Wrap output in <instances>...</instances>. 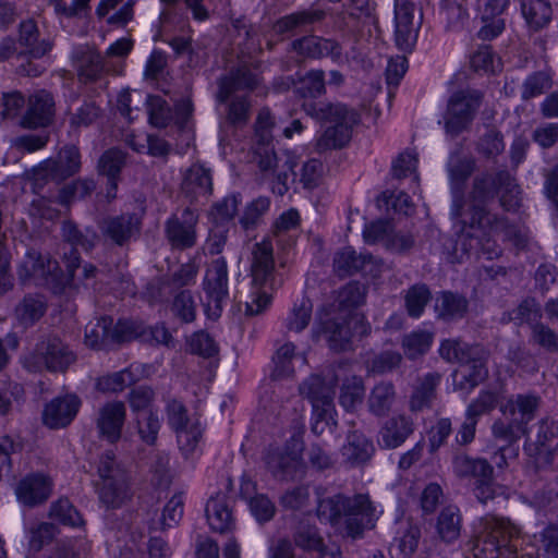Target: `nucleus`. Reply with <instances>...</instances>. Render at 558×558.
<instances>
[{
  "label": "nucleus",
  "instance_id": "nucleus-62",
  "mask_svg": "<svg viewBox=\"0 0 558 558\" xmlns=\"http://www.w3.org/2000/svg\"><path fill=\"white\" fill-rule=\"evenodd\" d=\"M153 400V391L147 387H137L131 393L130 403L136 415L145 411H151L149 409Z\"/></svg>",
  "mask_w": 558,
  "mask_h": 558
},
{
  "label": "nucleus",
  "instance_id": "nucleus-36",
  "mask_svg": "<svg viewBox=\"0 0 558 558\" xmlns=\"http://www.w3.org/2000/svg\"><path fill=\"white\" fill-rule=\"evenodd\" d=\"M373 450V445L362 434L352 433L343 447V456L352 462H364L371 457Z\"/></svg>",
  "mask_w": 558,
  "mask_h": 558
},
{
  "label": "nucleus",
  "instance_id": "nucleus-34",
  "mask_svg": "<svg viewBox=\"0 0 558 558\" xmlns=\"http://www.w3.org/2000/svg\"><path fill=\"white\" fill-rule=\"evenodd\" d=\"M202 436V426L197 421L189 424L177 432L178 445L185 458H194L199 451V440Z\"/></svg>",
  "mask_w": 558,
  "mask_h": 558
},
{
  "label": "nucleus",
  "instance_id": "nucleus-58",
  "mask_svg": "<svg viewBox=\"0 0 558 558\" xmlns=\"http://www.w3.org/2000/svg\"><path fill=\"white\" fill-rule=\"evenodd\" d=\"M137 219H129L125 221L124 218L112 221L108 228V232L117 243H122L126 240L134 230L137 229Z\"/></svg>",
  "mask_w": 558,
  "mask_h": 558
},
{
  "label": "nucleus",
  "instance_id": "nucleus-61",
  "mask_svg": "<svg viewBox=\"0 0 558 558\" xmlns=\"http://www.w3.org/2000/svg\"><path fill=\"white\" fill-rule=\"evenodd\" d=\"M183 514V498L181 495L173 496L166 505L162 513L163 524L172 526L179 522Z\"/></svg>",
  "mask_w": 558,
  "mask_h": 558
},
{
  "label": "nucleus",
  "instance_id": "nucleus-40",
  "mask_svg": "<svg viewBox=\"0 0 558 558\" xmlns=\"http://www.w3.org/2000/svg\"><path fill=\"white\" fill-rule=\"evenodd\" d=\"M50 517L63 525L77 526L83 523L80 513L66 499H61L52 505Z\"/></svg>",
  "mask_w": 558,
  "mask_h": 558
},
{
  "label": "nucleus",
  "instance_id": "nucleus-2",
  "mask_svg": "<svg viewBox=\"0 0 558 558\" xmlns=\"http://www.w3.org/2000/svg\"><path fill=\"white\" fill-rule=\"evenodd\" d=\"M340 381L339 402L345 411H354L364 397V386L351 365L339 366L333 376H311L300 388L313 405L312 429L323 434L333 423V381Z\"/></svg>",
  "mask_w": 558,
  "mask_h": 558
},
{
  "label": "nucleus",
  "instance_id": "nucleus-15",
  "mask_svg": "<svg viewBox=\"0 0 558 558\" xmlns=\"http://www.w3.org/2000/svg\"><path fill=\"white\" fill-rule=\"evenodd\" d=\"M412 0H395V38L399 49L409 51L417 39Z\"/></svg>",
  "mask_w": 558,
  "mask_h": 558
},
{
  "label": "nucleus",
  "instance_id": "nucleus-44",
  "mask_svg": "<svg viewBox=\"0 0 558 558\" xmlns=\"http://www.w3.org/2000/svg\"><path fill=\"white\" fill-rule=\"evenodd\" d=\"M393 397L392 386L390 384L377 385L369 397V408L376 413H383L391 403Z\"/></svg>",
  "mask_w": 558,
  "mask_h": 558
},
{
  "label": "nucleus",
  "instance_id": "nucleus-27",
  "mask_svg": "<svg viewBox=\"0 0 558 558\" xmlns=\"http://www.w3.org/2000/svg\"><path fill=\"white\" fill-rule=\"evenodd\" d=\"M196 222V216L193 211L184 213V225L178 220H170L167 226V234L174 246L189 247L195 242V232L193 226Z\"/></svg>",
  "mask_w": 558,
  "mask_h": 558
},
{
  "label": "nucleus",
  "instance_id": "nucleus-63",
  "mask_svg": "<svg viewBox=\"0 0 558 558\" xmlns=\"http://www.w3.org/2000/svg\"><path fill=\"white\" fill-rule=\"evenodd\" d=\"M173 311L184 322H192L195 317V307L192 296L186 292L179 294L174 300Z\"/></svg>",
  "mask_w": 558,
  "mask_h": 558
},
{
  "label": "nucleus",
  "instance_id": "nucleus-35",
  "mask_svg": "<svg viewBox=\"0 0 558 558\" xmlns=\"http://www.w3.org/2000/svg\"><path fill=\"white\" fill-rule=\"evenodd\" d=\"M437 532L445 542H452L460 535V515L456 507L445 508L437 521Z\"/></svg>",
  "mask_w": 558,
  "mask_h": 558
},
{
  "label": "nucleus",
  "instance_id": "nucleus-43",
  "mask_svg": "<svg viewBox=\"0 0 558 558\" xmlns=\"http://www.w3.org/2000/svg\"><path fill=\"white\" fill-rule=\"evenodd\" d=\"M435 306L440 316L450 317L464 312L466 303L464 299L445 292L436 299Z\"/></svg>",
  "mask_w": 558,
  "mask_h": 558
},
{
  "label": "nucleus",
  "instance_id": "nucleus-20",
  "mask_svg": "<svg viewBox=\"0 0 558 558\" xmlns=\"http://www.w3.org/2000/svg\"><path fill=\"white\" fill-rule=\"evenodd\" d=\"M274 120L267 110H262L257 117L255 136L257 140V147L254 154L258 160L259 167L263 170L270 169L275 166L277 157L270 146L271 143V129Z\"/></svg>",
  "mask_w": 558,
  "mask_h": 558
},
{
  "label": "nucleus",
  "instance_id": "nucleus-14",
  "mask_svg": "<svg viewBox=\"0 0 558 558\" xmlns=\"http://www.w3.org/2000/svg\"><path fill=\"white\" fill-rule=\"evenodd\" d=\"M480 95L477 93H459L451 97L446 116V129L449 133H458L472 119L478 108Z\"/></svg>",
  "mask_w": 558,
  "mask_h": 558
},
{
  "label": "nucleus",
  "instance_id": "nucleus-49",
  "mask_svg": "<svg viewBox=\"0 0 558 558\" xmlns=\"http://www.w3.org/2000/svg\"><path fill=\"white\" fill-rule=\"evenodd\" d=\"M429 299L428 290L424 286L413 287L407 295V307L413 317L421 316Z\"/></svg>",
  "mask_w": 558,
  "mask_h": 558
},
{
  "label": "nucleus",
  "instance_id": "nucleus-13",
  "mask_svg": "<svg viewBox=\"0 0 558 558\" xmlns=\"http://www.w3.org/2000/svg\"><path fill=\"white\" fill-rule=\"evenodd\" d=\"M73 361V353L58 338H52L41 342L36 354L26 360L25 364L29 368L63 371Z\"/></svg>",
  "mask_w": 558,
  "mask_h": 558
},
{
  "label": "nucleus",
  "instance_id": "nucleus-31",
  "mask_svg": "<svg viewBox=\"0 0 558 558\" xmlns=\"http://www.w3.org/2000/svg\"><path fill=\"white\" fill-rule=\"evenodd\" d=\"M145 374V367L138 364L98 380V388L104 391L118 392L136 380L140 375Z\"/></svg>",
  "mask_w": 558,
  "mask_h": 558
},
{
  "label": "nucleus",
  "instance_id": "nucleus-19",
  "mask_svg": "<svg viewBox=\"0 0 558 558\" xmlns=\"http://www.w3.org/2000/svg\"><path fill=\"white\" fill-rule=\"evenodd\" d=\"M52 489V482L44 473H33L23 477L16 488L15 495L19 502L26 506H35L45 501Z\"/></svg>",
  "mask_w": 558,
  "mask_h": 558
},
{
  "label": "nucleus",
  "instance_id": "nucleus-24",
  "mask_svg": "<svg viewBox=\"0 0 558 558\" xmlns=\"http://www.w3.org/2000/svg\"><path fill=\"white\" fill-rule=\"evenodd\" d=\"M53 116V100L49 93L38 92L29 97L24 124L28 128L46 126Z\"/></svg>",
  "mask_w": 558,
  "mask_h": 558
},
{
  "label": "nucleus",
  "instance_id": "nucleus-59",
  "mask_svg": "<svg viewBox=\"0 0 558 558\" xmlns=\"http://www.w3.org/2000/svg\"><path fill=\"white\" fill-rule=\"evenodd\" d=\"M417 165V158L413 153H402L392 163V173L397 178H405L414 174Z\"/></svg>",
  "mask_w": 558,
  "mask_h": 558
},
{
  "label": "nucleus",
  "instance_id": "nucleus-3",
  "mask_svg": "<svg viewBox=\"0 0 558 558\" xmlns=\"http://www.w3.org/2000/svg\"><path fill=\"white\" fill-rule=\"evenodd\" d=\"M383 512L374 507L368 497L359 495L354 498L336 496L319 502L317 513L320 520L332 525H344L349 536L357 537L365 529L374 526L375 519Z\"/></svg>",
  "mask_w": 558,
  "mask_h": 558
},
{
  "label": "nucleus",
  "instance_id": "nucleus-55",
  "mask_svg": "<svg viewBox=\"0 0 558 558\" xmlns=\"http://www.w3.org/2000/svg\"><path fill=\"white\" fill-rule=\"evenodd\" d=\"M550 86V76L547 73L539 72L530 76L523 87V98L535 97Z\"/></svg>",
  "mask_w": 558,
  "mask_h": 558
},
{
  "label": "nucleus",
  "instance_id": "nucleus-54",
  "mask_svg": "<svg viewBox=\"0 0 558 558\" xmlns=\"http://www.w3.org/2000/svg\"><path fill=\"white\" fill-rule=\"evenodd\" d=\"M78 150L74 146L65 147L59 153L56 170L65 174L74 173L80 167Z\"/></svg>",
  "mask_w": 558,
  "mask_h": 558
},
{
  "label": "nucleus",
  "instance_id": "nucleus-5",
  "mask_svg": "<svg viewBox=\"0 0 558 558\" xmlns=\"http://www.w3.org/2000/svg\"><path fill=\"white\" fill-rule=\"evenodd\" d=\"M251 290L246 300V313L257 315L270 304L274 281L272 245L268 241L256 243L251 258Z\"/></svg>",
  "mask_w": 558,
  "mask_h": 558
},
{
  "label": "nucleus",
  "instance_id": "nucleus-26",
  "mask_svg": "<svg viewBox=\"0 0 558 558\" xmlns=\"http://www.w3.org/2000/svg\"><path fill=\"white\" fill-rule=\"evenodd\" d=\"M206 518L209 526L217 532H226L233 525V517L227 497L218 494L206 505Z\"/></svg>",
  "mask_w": 558,
  "mask_h": 558
},
{
  "label": "nucleus",
  "instance_id": "nucleus-33",
  "mask_svg": "<svg viewBox=\"0 0 558 558\" xmlns=\"http://www.w3.org/2000/svg\"><path fill=\"white\" fill-rule=\"evenodd\" d=\"M296 544L308 550H316L323 558H338L340 556V550L338 547H332L327 549L323 545L322 538L318 536L316 530L312 526H303L299 530L296 537Z\"/></svg>",
  "mask_w": 558,
  "mask_h": 558
},
{
  "label": "nucleus",
  "instance_id": "nucleus-32",
  "mask_svg": "<svg viewBox=\"0 0 558 558\" xmlns=\"http://www.w3.org/2000/svg\"><path fill=\"white\" fill-rule=\"evenodd\" d=\"M412 424L405 417L392 418L380 432L379 444L386 448L400 446L412 430Z\"/></svg>",
  "mask_w": 558,
  "mask_h": 558
},
{
  "label": "nucleus",
  "instance_id": "nucleus-53",
  "mask_svg": "<svg viewBox=\"0 0 558 558\" xmlns=\"http://www.w3.org/2000/svg\"><path fill=\"white\" fill-rule=\"evenodd\" d=\"M239 203L240 199L236 195L227 196L221 203L215 206L210 215L216 222L230 220L235 216Z\"/></svg>",
  "mask_w": 558,
  "mask_h": 558
},
{
  "label": "nucleus",
  "instance_id": "nucleus-51",
  "mask_svg": "<svg viewBox=\"0 0 558 558\" xmlns=\"http://www.w3.org/2000/svg\"><path fill=\"white\" fill-rule=\"evenodd\" d=\"M328 46L329 41L326 39L318 37H306L298 41L294 45V48L307 57L318 58L325 54V52L328 50Z\"/></svg>",
  "mask_w": 558,
  "mask_h": 558
},
{
  "label": "nucleus",
  "instance_id": "nucleus-39",
  "mask_svg": "<svg viewBox=\"0 0 558 558\" xmlns=\"http://www.w3.org/2000/svg\"><path fill=\"white\" fill-rule=\"evenodd\" d=\"M124 163V155L120 150L111 149L106 151L99 160V170L108 177L112 189L116 190L114 179Z\"/></svg>",
  "mask_w": 558,
  "mask_h": 558
},
{
  "label": "nucleus",
  "instance_id": "nucleus-28",
  "mask_svg": "<svg viewBox=\"0 0 558 558\" xmlns=\"http://www.w3.org/2000/svg\"><path fill=\"white\" fill-rule=\"evenodd\" d=\"M72 61L78 75L84 80L95 78L102 70L100 56L90 47L75 48Z\"/></svg>",
  "mask_w": 558,
  "mask_h": 558
},
{
  "label": "nucleus",
  "instance_id": "nucleus-48",
  "mask_svg": "<svg viewBox=\"0 0 558 558\" xmlns=\"http://www.w3.org/2000/svg\"><path fill=\"white\" fill-rule=\"evenodd\" d=\"M500 65V60L496 59L489 47L484 46L471 58V66L480 72H495Z\"/></svg>",
  "mask_w": 558,
  "mask_h": 558
},
{
  "label": "nucleus",
  "instance_id": "nucleus-21",
  "mask_svg": "<svg viewBox=\"0 0 558 558\" xmlns=\"http://www.w3.org/2000/svg\"><path fill=\"white\" fill-rule=\"evenodd\" d=\"M78 405V399L74 395L56 398L44 410V423L51 428L64 427L76 415Z\"/></svg>",
  "mask_w": 558,
  "mask_h": 558
},
{
  "label": "nucleus",
  "instance_id": "nucleus-16",
  "mask_svg": "<svg viewBox=\"0 0 558 558\" xmlns=\"http://www.w3.org/2000/svg\"><path fill=\"white\" fill-rule=\"evenodd\" d=\"M508 4L509 0H477L476 12L482 23L480 38L490 40L501 34L505 28L501 15Z\"/></svg>",
  "mask_w": 558,
  "mask_h": 558
},
{
  "label": "nucleus",
  "instance_id": "nucleus-8",
  "mask_svg": "<svg viewBox=\"0 0 558 558\" xmlns=\"http://www.w3.org/2000/svg\"><path fill=\"white\" fill-rule=\"evenodd\" d=\"M76 266L72 262L68 265L66 274H57L58 267L56 262L43 257L35 252H29L20 267L19 274L23 281H33L37 286H47L54 292H58L61 287L71 281Z\"/></svg>",
  "mask_w": 558,
  "mask_h": 558
},
{
  "label": "nucleus",
  "instance_id": "nucleus-52",
  "mask_svg": "<svg viewBox=\"0 0 558 558\" xmlns=\"http://www.w3.org/2000/svg\"><path fill=\"white\" fill-rule=\"evenodd\" d=\"M362 265V259L355 256V252L351 247L339 252L335 258V267L341 275L350 274Z\"/></svg>",
  "mask_w": 558,
  "mask_h": 558
},
{
  "label": "nucleus",
  "instance_id": "nucleus-57",
  "mask_svg": "<svg viewBox=\"0 0 558 558\" xmlns=\"http://www.w3.org/2000/svg\"><path fill=\"white\" fill-rule=\"evenodd\" d=\"M190 349L193 353L211 356L217 352L214 340L205 332L194 333L189 341Z\"/></svg>",
  "mask_w": 558,
  "mask_h": 558
},
{
  "label": "nucleus",
  "instance_id": "nucleus-23",
  "mask_svg": "<svg viewBox=\"0 0 558 558\" xmlns=\"http://www.w3.org/2000/svg\"><path fill=\"white\" fill-rule=\"evenodd\" d=\"M258 84V73L256 69H251V64L243 63L235 73L221 80L219 85L218 99L226 102L240 89H252Z\"/></svg>",
  "mask_w": 558,
  "mask_h": 558
},
{
  "label": "nucleus",
  "instance_id": "nucleus-12",
  "mask_svg": "<svg viewBox=\"0 0 558 558\" xmlns=\"http://www.w3.org/2000/svg\"><path fill=\"white\" fill-rule=\"evenodd\" d=\"M110 324L111 319L107 317L90 322L85 329V343L90 348H97L108 339L128 341L142 336L134 323L119 322L112 330L109 328Z\"/></svg>",
  "mask_w": 558,
  "mask_h": 558
},
{
  "label": "nucleus",
  "instance_id": "nucleus-25",
  "mask_svg": "<svg viewBox=\"0 0 558 558\" xmlns=\"http://www.w3.org/2000/svg\"><path fill=\"white\" fill-rule=\"evenodd\" d=\"M124 418L125 409L122 402L106 404L98 417V428L101 436L111 442L117 441L121 436Z\"/></svg>",
  "mask_w": 558,
  "mask_h": 558
},
{
  "label": "nucleus",
  "instance_id": "nucleus-41",
  "mask_svg": "<svg viewBox=\"0 0 558 558\" xmlns=\"http://www.w3.org/2000/svg\"><path fill=\"white\" fill-rule=\"evenodd\" d=\"M432 341L433 333L430 331H414L404 339V351L410 357H415L420 354L425 353L429 349Z\"/></svg>",
  "mask_w": 558,
  "mask_h": 558
},
{
  "label": "nucleus",
  "instance_id": "nucleus-10",
  "mask_svg": "<svg viewBox=\"0 0 558 558\" xmlns=\"http://www.w3.org/2000/svg\"><path fill=\"white\" fill-rule=\"evenodd\" d=\"M315 116L325 120L323 141L326 147L343 146L350 138L352 126L357 122L356 113L340 104L320 108Z\"/></svg>",
  "mask_w": 558,
  "mask_h": 558
},
{
  "label": "nucleus",
  "instance_id": "nucleus-9",
  "mask_svg": "<svg viewBox=\"0 0 558 558\" xmlns=\"http://www.w3.org/2000/svg\"><path fill=\"white\" fill-rule=\"evenodd\" d=\"M97 473L99 482L96 485L100 500L109 507L118 506L128 494L129 478L125 471L116 463L113 454L108 453L101 458Z\"/></svg>",
  "mask_w": 558,
  "mask_h": 558
},
{
  "label": "nucleus",
  "instance_id": "nucleus-56",
  "mask_svg": "<svg viewBox=\"0 0 558 558\" xmlns=\"http://www.w3.org/2000/svg\"><path fill=\"white\" fill-rule=\"evenodd\" d=\"M250 510L257 521H267L275 513L272 502L264 495H258L250 499Z\"/></svg>",
  "mask_w": 558,
  "mask_h": 558
},
{
  "label": "nucleus",
  "instance_id": "nucleus-37",
  "mask_svg": "<svg viewBox=\"0 0 558 558\" xmlns=\"http://www.w3.org/2000/svg\"><path fill=\"white\" fill-rule=\"evenodd\" d=\"M21 44L25 46L26 52L33 58H39L50 50V45L46 41L37 44V29L33 22L28 21L21 25Z\"/></svg>",
  "mask_w": 558,
  "mask_h": 558
},
{
  "label": "nucleus",
  "instance_id": "nucleus-18",
  "mask_svg": "<svg viewBox=\"0 0 558 558\" xmlns=\"http://www.w3.org/2000/svg\"><path fill=\"white\" fill-rule=\"evenodd\" d=\"M368 329L369 327L364 317L354 313L350 316L345 326L332 324V329L330 327H326L323 333L332 349L344 350L349 342L366 335Z\"/></svg>",
  "mask_w": 558,
  "mask_h": 558
},
{
  "label": "nucleus",
  "instance_id": "nucleus-1",
  "mask_svg": "<svg viewBox=\"0 0 558 558\" xmlns=\"http://www.w3.org/2000/svg\"><path fill=\"white\" fill-rule=\"evenodd\" d=\"M495 194L499 195V203L506 210H511L519 204V190L508 173H501L497 180L490 177L477 180L470 198L459 206L454 201L451 215L456 228H459V243L468 253L487 259L498 257L500 248L498 239L511 240L515 246H521L523 235L513 227L490 214V206Z\"/></svg>",
  "mask_w": 558,
  "mask_h": 558
},
{
  "label": "nucleus",
  "instance_id": "nucleus-38",
  "mask_svg": "<svg viewBox=\"0 0 558 558\" xmlns=\"http://www.w3.org/2000/svg\"><path fill=\"white\" fill-rule=\"evenodd\" d=\"M137 430L143 442L154 445L160 428L158 416L153 411H145L136 415Z\"/></svg>",
  "mask_w": 558,
  "mask_h": 558
},
{
  "label": "nucleus",
  "instance_id": "nucleus-45",
  "mask_svg": "<svg viewBox=\"0 0 558 558\" xmlns=\"http://www.w3.org/2000/svg\"><path fill=\"white\" fill-rule=\"evenodd\" d=\"M134 135H132L128 143L129 145L136 151H142L145 148V143L147 144V151L151 156H163L169 151V145L160 138L154 137V136H140L141 143H137L135 141Z\"/></svg>",
  "mask_w": 558,
  "mask_h": 558
},
{
  "label": "nucleus",
  "instance_id": "nucleus-17",
  "mask_svg": "<svg viewBox=\"0 0 558 558\" xmlns=\"http://www.w3.org/2000/svg\"><path fill=\"white\" fill-rule=\"evenodd\" d=\"M454 470L459 475L476 477V496L480 500L486 501L494 496L490 487L492 468L481 459H470L468 457H457L454 460Z\"/></svg>",
  "mask_w": 558,
  "mask_h": 558
},
{
  "label": "nucleus",
  "instance_id": "nucleus-22",
  "mask_svg": "<svg viewBox=\"0 0 558 558\" xmlns=\"http://www.w3.org/2000/svg\"><path fill=\"white\" fill-rule=\"evenodd\" d=\"M497 401V396L490 391H484L469 405L466 418L462 424L457 439L461 444H468L474 438L476 418L490 411Z\"/></svg>",
  "mask_w": 558,
  "mask_h": 558
},
{
  "label": "nucleus",
  "instance_id": "nucleus-60",
  "mask_svg": "<svg viewBox=\"0 0 558 558\" xmlns=\"http://www.w3.org/2000/svg\"><path fill=\"white\" fill-rule=\"evenodd\" d=\"M303 96L315 97L324 90V75L319 71H312L301 81Z\"/></svg>",
  "mask_w": 558,
  "mask_h": 558
},
{
  "label": "nucleus",
  "instance_id": "nucleus-47",
  "mask_svg": "<svg viewBox=\"0 0 558 558\" xmlns=\"http://www.w3.org/2000/svg\"><path fill=\"white\" fill-rule=\"evenodd\" d=\"M44 301L40 298H26L23 303L17 307L16 314L19 318L27 324L38 319L44 313Z\"/></svg>",
  "mask_w": 558,
  "mask_h": 558
},
{
  "label": "nucleus",
  "instance_id": "nucleus-11",
  "mask_svg": "<svg viewBox=\"0 0 558 558\" xmlns=\"http://www.w3.org/2000/svg\"><path fill=\"white\" fill-rule=\"evenodd\" d=\"M204 290L207 296L206 314L209 318L216 319L220 316L222 306L228 299V270L223 258H216L208 266Z\"/></svg>",
  "mask_w": 558,
  "mask_h": 558
},
{
  "label": "nucleus",
  "instance_id": "nucleus-46",
  "mask_svg": "<svg viewBox=\"0 0 558 558\" xmlns=\"http://www.w3.org/2000/svg\"><path fill=\"white\" fill-rule=\"evenodd\" d=\"M312 312V304L308 300H302L299 304L294 305L288 318V328L294 331L303 330L310 320Z\"/></svg>",
  "mask_w": 558,
  "mask_h": 558
},
{
  "label": "nucleus",
  "instance_id": "nucleus-64",
  "mask_svg": "<svg viewBox=\"0 0 558 558\" xmlns=\"http://www.w3.org/2000/svg\"><path fill=\"white\" fill-rule=\"evenodd\" d=\"M534 141L542 147H549L558 140V125L545 124L537 128L534 132Z\"/></svg>",
  "mask_w": 558,
  "mask_h": 558
},
{
  "label": "nucleus",
  "instance_id": "nucleus-30",
  "mask_svg": "<svg viewBox=\"0 0 558 558\" xmlns=\"http://www.w3.org/2000/svg\"><path fill=\"white\" fill-rule=\"evenodd\" d=\"M522 15L527 25L538 29L547 25L551 19V8L545 0H522Z\"/></svg>",
  "mask_w": 558,
  "mask_h": 558
},
{
  "label": "nucleus",
  "instance_id": "nucleus-4",
  "mask_svg": "<svg viewBox=\"0 0 558 558\" xmlns=\"http://www.w3.org/2000/svg\"><path fill=\"white\" fill-rule=\"evenodd\" d=\"M519 529L508 520L486 517L478 523V536L473 549L474 558H520L514 538Z\"/></svg>",
  "mask_w": 558,
  "mask_h": 558
},
{
  "label": "nucleus",
  "instance_id": "nucleus-50",
  "mask_svg": "<svg viewBox=\"0 0 558 558\" xmlns=\"http://www.w3.org/2000/svg\"><path fill=\"white\" fill-rule=\"evenodd\" d=\"M295 347L292 343L281 345L274 357L278 375H288L292 372V363L299 357L294 354Z\"/></svg>",
  "mask_w": 558,
  "mask_h": 558
},
{
  "label": "nucleus",
  "instance_id": "nucleus-29",
  "mask_svg": "<svg viewBox=\"0 0 558 558\" xmlns=\"http://www.w3.org/2000/svg\"><path fill=\"white\" fill-rule=\"evenodd\" d=\"M182 189L185 194L201 197L211 191V177L207 169L201 165L192 166L185 173Z\"/></svg>",
  "mask_w": 558,
  "mask_h": 558
},
{
  "label": "nucleus",
  "instance_id": "nucleus-6",
  "mask_svg": "<svg viewBox=\"0 0 558 558\" xmlns=\"http://www.w3.org/2000/svg\"><path fill=\"white\" fill-rule=\"evenodd\" d=\"M538 399L532 395H518L500 404L502 420L495 423V437L509 442L520 438L526 432V424L534 417Z\"/></svg>",
  "mask_w": 558,
  "mask_h": 558
},
{
  "label": "nucleus",
  "instance_id": "nucleus-7",
  "mask_svg": "<svg viewBox=\"0 0 558 558\" xmlns=\"http://www.w3.org/2000/svg\"><path fill=\"white\" fill-rule=\"evenodd\" d=\"M477 351L478 348H472L466 352L465 348L456 340H446L440 344L439 353L444 359L461 363L452 374L453 385L460 390L472 389L487 374L482 360H466V355Z\"/></svg>",
  "mask_w": 558,
  "mask_h": 558
},
{
  "label": "nucleus",
  "instance_id": "nucleus-42",
  "mask_svg": "<svg viewBox=\"0 0 558 558\" xmlns=\"http://www.w3.org/2000/svg\"><path fill=\"white\" fill-rule=\"evenodd\" d=\"M147 109L149 122L157 128H165L172 120V114L166 106L165 100L158 96H149L147 98Z\"/></svg>",
  "mask_w": 558,
  "mask_h": 558
}]
</instances>
